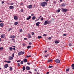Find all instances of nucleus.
<instances>
[{
  "instance_id": "obj_30",
  "label": "nucleus",
  "mask_w": 74,
  "mask_h": 74,
  "mask_svg": "<svg viewBox=\"0 0 74 74\" xmlns=\"http://www.w3.org/2000/svg\"><path fill=\"white\" fill-rule=\"evenodd\" d=\"M69 70H70V68H68L66 70V71H69Z\"/></svg>"
},
{
  "instance_id": "obj_1",
  "label": "nucleus",
  "mask_w": 74,
  "mask_h": 74,
  "mask_svg": "<svg viewBox=\"0 0 74 74\" xmlns=\"http://www.w3.org/2000/svg\"><path fill=\"white\" fill-rule=\"evenodd\" d=\"M47 2H44L42 3H41V5H42V7H45V6L47 5Z\"/></svg>"
},
{
  "instance_id": "obj_38",
  "label": "nucleus",
  "mask_w": 74,
  "mask_h": 74,
  "mask_svg": "<svg viewBox=\"0 0 74 74\" xmlns=\"http://www.w3.org/2000/svg\"><path fill=\"white\" fill-rule=\"evenodd\" d=\"M22 32V29H20V32L21 33V32Z\"/></svg>"
},
{
  "instance_id": "obj_33",
  "label": "nucleus",
  "mask_w": 74,
  "mask_h": 74,
  "mask_svg": "<svg viewBox=\"0 0 74 74\" xmlns=\"http://www.w3.org/2000/svg\"><path fill=\"white\" fill-rule=\"evenodd\" d=\"M10 71L12 70V67H10Z\"/></svg>"
},
{
  "instance_id": "obj_43",
  "label": "nucleus",
  "mask_w": 74,
  "mask_h": 74,
  "mask_svg": "<svg viewBox=\"0 0 74 74\" xmlns=\"http://www.w3.org/2000/svg\"><path fill=\"white\" fill-rule=\"evenodd\" d=\"M21 12H23V10L22 9L21 10Z\"/></svg>"
},
{
  "instance_id": "obj_36",
  "label": "nucleus",
  "mask_w": 74,
  "mask_h": 74,
  "mask_svg": "<svg viewBox=\"0 0 74 74\" xmlns=\"http://www.w3.org/2000/svg\"><path fill=\"white\" fill-rule=\"evenodd\" d=\"M52 67H53V66H50L48 67V68H52Z\"/></svg>"
},
{
  "instance_id": "obj_28",
  "label": "nucleus",
  "mask_w": 74,
  "mask_h": 74,
  "mask_svg": "<svg viewBox=\"0 0 74 74\" xmlns=\"http://www.w3.org/2000/svg\"><path fill=\"white\" fill-rule=\"evenodd\" d=\"M22 69H23V71H24V70H25V67L23 66L22 68Z\"/></svg>"
},
{
  "instance_id": "obj_59",
  "label": "nucleus",
  "mask_w": 74,
  "mask_h": 74,
  "mask_svg": "<svg viewBox=\"0 0 74 74\" xmlns=\"http://www.w3.org/2000/svg\"><path fill=\"white\" fill-rule=\"evenodd\" d=\"M12 47H13L14 48H15V46H12Z\"/></svg>"
},
{
  "instance_id": "obj_26",
  "label": "nucleus",
  "mask_w": 74,
  "mask_h": 74,
  "mask_svg": "<svg viewBox=\"0 0 74 74\" xmlns=\"http://www.w3.org/2000/svg\"><path fill=\"white\" fill-rule=\"evenodd\" d=\"M9 49L10 50V51H12V47H9Z\"/></svg>"
},
{
  "instance_id": "obj_3",
  "label": "nucleus",
  "mask_w": 74,
  "mask_h": 74,
  "mask_svg": "<svg viewBox=\"0 0 74 74\" xmlns=\"http://www.w3.org/2000/svg\"><path fill=\"white\" fill-rule=\"evenodd\" d=\"M24 54L25 52L24 51H21L18 53V55L20 56L21 55H23Z\"/></svg>"
},
{
  "instance_id": "obj_61",
  "label": "nucleus",
  "mask_w": 74,
  "mask_h": 74,
  "mask_svg": "<svg viewBox=\"0 0 74 74\" xmlns=\"http://www.w3.org/2000/svg\"><path fill=\"white\" fill-rule=\"evenodd\" d=\"M26 58H29V56H27Z\"/></svg>"
},
{
  "instance_id": "obj_63",
  "label": "nucleus",
  "mask_w": 74,
  "mask_h": 74,
  "mask_svg": "<svg viewBox=\"0 0 74 74\" xmlns=\"http://www.w3.org/2000/svg\"><path fill=\"white\" fill-rule=\"evenodd\" d=\"M35 71H37V69H35L34 70Z\"/></svg>"
},
{
  "instance_id": "obj_29",
  "label": "nucleus",
  "mask_w": 74,
  "mask_h": 74,
  "mask_svg": "<svg viewBox=\"0 0 74 74\" xmlns=\"http://www.w3.org/2000/svg\"><path fill=\"white\" fill-rule=\"evenodd\" d=\"M20 64H23V61H21L20 62Z\"/></svg>"
},
{
  "instance_id": "obj_64",
  "label": "nucleus",
  "mask_w": 74,
  "mask_h": 74,
  "mask_svg": "<svg viewBox=\"0 0 74 74\" xmlns=\"http://www.w3.org/2000/svg\"><path fill=\"white\" fill-rule=\"evenodd\" d=\"M37 74H39V73L38 72V73H37Z\"/></svg>"
},
{
  "instance_id": "obj_42",
  "label": "nucleus",
  "mask_w": 74,
  "mask_h": 74,
  "mask_svg": "<svg viewBox=\"0 0 74 74\" xmlns=\"http://www.w3.org/2000/svg\"><path fill=\"white\" fill-rule=\"evenodd\" d=\"M23 46H26V44H24V43H23Z\"/></svg>"
},
{
  "instance_id": "obj_24",
  "label": "nucleus",
  "mask_w": 74,
  "mask_h": 74,
  "mask_svg": "<svg viewBox=\"0 0 74 74\" xmlns=\"http://www.w3.org/2000/svg\"><path fill=\"white\" fill-rule=\"evenodd\" d=\"M28 37L29 38H31V35L30 34H29L28 35Z\"/></svg>"
},
{
  "instance_id": "obj_39",
  "label": "nucleus",
  "mask_w": 74,
  "mask_h": 74,
  "mask_svg": "<svg viewBox=\"0 0 74 74\" xmlns=\"http://www.w3.org/2000/svg\"><path fill=\"white\" fill-rule=\"evenodd\" d=\"M69 46H72V45H71V43H69Z\"/></svg>"
},
{
  "instance_id": "obj_27",
  "label": "nucleus",
  "mask_w": 74,
  "mask_h": 74,
  "mask_svg": "<svg viewBox=\"0 0 74 74\" xmlns=\"http://www.w3.org/2000/svg\"><path fill=\"white\" fill-rule=\"evenodd\" d=\"M15 25H18V22H15L14 23Z\"/></svg>"
},
{
  "instance_id": "obj_25",
  "label": "nucleus",
  "mask_w": 74,
  "mask_h": 74,
  "mask_svg": "<svg viewBox=\"0 0 74 74\" xmlns=\"http://www.w3.org/2000/svg\"><path fill=\"white\" fill-rule=\"evenodd\" d=\"M36 19V17L34 16L33 17L32 19V20H34V19Z\"/></svg>"
},
{
  "instance_id": "obj_34",
  "label": "nucleus",
  "mask_w": 74,
  "mask_h": 74,
  "mask_svg": "<svg viewBox=\"0 0 74 74\" xmlns=\"http://www.w3.org/2000/svg\"><path fill=\"white\" fill-rule=\"evenodd\" d=\"M17 64L18 65V67H20V63H18V64Z\"/></svg>"
},
{
  "instance_id": "obj_18",
  "label": "nucleus",
  "mask_w": 74,
  "mask_h": 74,
  "mask_svg": "<svg viewBox=\"0 0 74 74\" xmlns=\"http://www.w3.org/2000/svg\"><path fill=\"white\" fill-rule=\"evenodd\" d=\"M31 19V16H29V17H28L27 18V20H29V19Z\"/></svg>"
},
{
  "instance_id": "obj_44",
  "label": "nucleus",
  "mask_w": 74,
  "mask_h": 74,
  "mask_svg": "<svg viewBox=\"0 0 74 74\" xmlns=\"http://www.w3.org/2000/svg\"><path fill=\"white\" fill-rule=\"evenodd\" d=\"M63 36H66V34H63Z\"/></svg>"
},
{
  "instance_id": "obj_10",
  "label": "nucleus",
  "mask_w": 74,
  "mask_h": 74,
  "mask_svg": "<svg viewBox=\"0 0 74 74\" xmlns=\"http://www.w3.org/2000/svg\"><path fill=\"white\" fill-rule=\"evenodd\" d=\"M10 38H13L15 37V36L14 35H12L10 36Z\"/></svg>"
},
{
  "instance_id": "obj_49",
  "label": "nucleus",
  "mask_w": 74,
  "mask_h": 74,
  "mask_svg": "<svg viewBox=\"0 0 74 74\" xmlns=\"http://www.w3.org/2000/svg\"><path fill=\"white\" fill-rule=\"evenodd\" d=\"M24 39L25 40H27V38H24Z\"/></svg>"
},
{
  "instance_id": "obj_20",
  "label": "nucleus",
  "mask_w": 74,
  "mask_h": 74,
  "mask_svg": "<svg viewBox=\"0 0 74 74\" xmlns=\"http://www.w3.org/2000/svg\"><path fill=\"white\" fill-rule=\"evenodd\" d=\"M0 26H1V27H3V26H4V24H3L1 23L0 24Z\"/></svg>"
},
{
  "instance_id": "obj_35",
  "label": "nucleus",
  "mask_w": 74,
  "mask_h": 74,
  "mask_svg": "<svg viewBox=\"0 0 74 74\" xmlns=\"http://www.w3.org/2000/svg\"><path fill=\"white\" fill-rule=\"evenodd\" d=\"M3 49V47H1L0 48V51H2Z\"/></svg>"
},
{
  "instance_id": "obj_19",
  "label": "nucleus",
  "mask_w": 74,
  "mask_h": 74,
  "mask_svg": "<svg viewBox=\"0 0 74 74\" xmlns=\"http://www.w3.org/2000/svg\"><path fill=\"white\" fill-rule=\"evenodd\" d=\"M71 66L72 67V69H73V70H74V64H73Z\"/></svg>"
},
{
  "instance_id": "obj_7",
  "label": "nucleus",
  "mask_w": 74,
  "mask_h": 74,
  "mask_svg": "<svg viewBox=\"0 0 74 74\" xmlns=\"http://www.w3.org/2000/svg\"><path fill=\"white\" fill-rule=\"evenodd\" d=\"M25 69L27 70H30V68L29 66H26Z\"/></svg>"
},
{
  "instance_id": "obj_56",
  "label": "nucleus",
  "mask_w": 74,
  "mask_h": 74,
  "mask_svg": "<svg viewBox=\"0 0 74 74\" xmlns=\"http://www.w3.org/2000/svg\"><path fill=\"white\" fill-rule=\"evenodd\" d=\"M49 72H47L46 73V74H49Z\"/></svg>"
},
{
  "instance_id": "obj_5",
  "label": "nucleus",
  "mask_w": 74,
  "mask_h": 74,
  "mask_svg": "<svg viewBox=\"0 0 74 74\" xmlns=\"http://www.w3.org/2000/svg\"><path fill=\"white\" fill-rule=\"evenodd\" d=\"M62 10L63 12H67V9L62 8Z\"/></svg>"
},
{
  "instance_id": "obj_16",
  "label": "nucleus",
  "mask_w": 74,
  "mask_h": 74,
  "mask_svg": "<svg viewBox=\"0 0 74 74\" xmlns=\"http://www.w3.org/2000/svg\"><path fill=\"white\" fill-rule=\"evenodd\" d=\"M4 66L5 68H7V67H8V64H6L4 65Z\"/></svg>"
},
{
  "instance_id": "obj_48",
  "label": "nucleus",
  "mask_w": 74,
  "mask_h": 74,
  "mask_svg": "<svg viewBox=\"0 0 74 74\" xmlns=\"http://www.w3.org/2000/svg\"><path fill=\"white\" fill-rule=\"evenodd\" d=\"M41 21H43V17H42L41 18Z\"/></svg>"
},
{
  "instance_id": "obj_58",
  "label": "nucleus",
  "mask_w": 74,
  "mask_h": 74,
  "mask_svg": "<svg viewBox=\"0 0 74 74\" xmlns=\"http://www.w3.org/2000/svg\"><path fill=\"white\" fill-rule=\"evenodd\" d=\"M48 55H45V57H47V56H48Z\"/></svg>"
},
{
  "instance_id": "obj_11",
  "label": "nucleus",
  "mask_w": 74,
  "mask_h": 74,
  "mask_svg": "<svg viewBox=\"0 0 74 74\" xmlns=\"http://www.w3.org/2000/svg\"><path fill=\"white\" fill-rule=\"evenodd\" d=\"M9 8L10 9V10H12V9H13L14 8V6H10L9 7Z\"/></svg>"
},
{
  "instance_id": "obj_9",
  "label": "nucleus",
  "mask_w": 74,
  "mask_h": 74,
  "mask_svg": "<svg viewBox=\"0 0 74 74\" xmlns=\"http://www.w3.org/2000/svg\"><path fill=\"white\" fill-rule=\"evenodd\" d=\"M8 58H9V60H12V59H14V58L13 57H11L10 56Z\"/></svg>"
},
{
  "instance_id": "obj_57",
  "label": "nucleus",
  "mask_w": 74,
  "mask_h": 74,
  "mask_svg": "<svg viewBox=\"0 0 74 74\" xmlns=\"http://www.w3.org/2000/svg\"><path fill=\"white\" fill-rule=\"evenodd\" d=\"M4 1H2V4H4Z\"/></svg>"
},
{
  "instance_id": "obj_15",
  "label": "nucleus",
  "mask_w": 74,
  "mask_h": 74,
  "mask_svg": "<svg viewBox=\"0 0 74 74\" xmlns=\"http://www.w3.org/2000/svg\"><path fill=\"white\" fill-rule=\"evenodd\" d=\"M66 5L64 3H63L61 5V7H65Z\"/></svg>"
},
{
  "instance_id": "obj_32",
  "label": "nucleus",
  "mask_w": 74,
  "mask_h": 74,
  "mask_svg": "<svg viewBox=\"0 0 74 74\" xmlns=\"http://www.w3.org/2000/svg\"><path fill=\"white\" fill-rule=\"evenodd\" d=\"M60 9L58 10H57V12L58 13V12H60Z\"/></svg>"
},
{
  "instance_id": "obj_41",
  "label": "nucleus",
  "mask_w": 74,
  "mask_h": 74,
  "mask_svg": "<svg viewBox=\"0 0 74 74\" xmlns=\"http://www.w3.org/2000/svg\"><path fill=\"white\" fill-rule=\"evenodd\" d=\"M48 39H49V40H51V39H52V38H51V37H49V38H48Z\"/></svg>"
},
{
  "instance_id": "obj_60",
  "label": "nucleus",
  "mask_w": 74,
  "mask_h": 74,
  "mask_svg": "<svg viewBox=\"0 0 74 74\" xmlns=\"http://www.w3.org/2000/svg\"><path fill=\"white\" fill-rule=\"evenodd\" d=\"M47 52V51L46 50L45 51V53H46V52Z\"/></svg>"
},
{
  "instance_id": "obj_12",
  "label": "nucleus",
  "mask_w": 74,
  "mask_h": 74,
  "mask_svg": "<svg viewBox=\"0 0 74 74\" xmlns=\"http://www.w3.org/2000/svg\"><path fill=\"white\" fill-rule=\"evenodd\" d=\"M14 18L15 20H18V17L16 16H15L14 17Z\"/></svg>"
},
{
  "instance_id": "obj_50",
  "label": "nucleus",
  "mask_w": 74,
  "mask_h": 74,
  "mask_svg": "<svg viewBox=\"0 0 74 74\" xmlns=\"http://www.w3.org/2000/svg\"><path fill=\"white\" fill-rule=\"evenodd\" d=\"M29 45H31V44H32V43L30 42L29 43Z\"/></svg>"
},
{
  "instance_id": "obj_13",
  "label": "nucleus",
  "mask_w": 74,
  "mask_h": 74,
  "mask_svg": "<svg viewBox=\"0 0 74 74\" xmlns=\"http://www.w3.org/2000/svg\"><path fill=\"white\" fill-rule=\"evenodd\" d=\"M39 24H40V22H37V23L36 24V25L37 26H39Z\"/></svg>"
},
{
  "instance_id": "obj_51",
  "label": "nucleus",
  "mask_w": 74,
  "mask_h": 74,
  "mask_svg": "<svg viewBox=\"0 0 74 74\" xmlns=\"http://www.w3.org/2000/svg\"><path fill=\"white\" fill-rule=\"evenodd\" d=\"M43 36H47V35H46L45 34H44Z\"/></svg>"
},
{
  "instance_id": "obj_17",
  "label": "nucleus",
  "mask_w": 74,
  "mask_h": 74,
  "mask_svg": "<svg viewBox=\"0 0 74 74\" xmlns=\"http://www.w3.org/2000/svg\"><path fill=\"white\" fill-rule=\"evenodd\" d=\"M24 62H25V63H26L27 62V59L25 58L24 59Z\"/></svg>"
},
{
  "instance_id": "obj_21",
  "label": "nucleus",
  "mask_w": 74,
  "mask_h": 74,
  "mask_svg": "<svg viewBox=\"0 0 74 74\" xmlns=\"http://www.w3.org/2000/svg\"><path fill=\"white\" fill-rule=\"evenodd\" d=\"M42 38V37L41 36H38L37 38H38V39H40V38Z\"/></svg>"
},
{
  "instance_id": "obj_22",
  "label": "nucleus",
  "mask_w": 74,
  "mask_h": 74,
  "mask_svg": "<svg viewBox=\"0 0 74 74\" xmlns=\"http://www.w3.org/2000/svg\"><path fill=\"white\" fill-rule=\"evenodd\" d=\"M59 41H55V44H58L59 43Z\"/></svg>"
},
{
  "instance_id": "obj_52",
  "label": "nucleus",
  "mask_w": 74,
  "mask_h": 74,
  "mask_svg": "<svg viewBox=\"0 0 74 74\" xmlns=\"http://www.w3.org/2000/svg\"><path fill=\"white\" fill-rule=\"evenodd\" d=\"M34 15V14H31V16H33Z\"/></svg>"
},
{
  "instance_id": "obj_4",
  "label": "nucleus",
  "mask_w": 74,
  "mask_h": 74,
  "mask_svg": "<svg viewBox=\"0 0 74 74\" xmlns=\"http://www.w3.org/2000/svg\"><path fill=\"white\" fill-rule=\"evenodd\" d=\"M55 62L57 63H60V61L59 59H56L55 60Z\"/></svg>"
},
{
  "instance_id": "obj_37",
  "label": "nucleus",
  "mask_w": 74,
  "mask_h": 74,
  "mask_svg": "<svg viewBox=\"0 0 74 74\" xmlns=\"http://www.w3.org/2000/svg\"><path fill=\"white\" fill-rule=\"evenodd\" d=\"M12 30V29L9 28V29H8V31H10V30Z\"/></svg>"
},
{
  "instance_id": "obj_2",
  "label": "nucleus",
  "mask_w": 74,
  "mask_h": 74,
  "mask_svg": "<svg viewBox=\"0 0 74 74\" xmlns=\"http://www.w3.org/2000/svg\"><path fill=\"white\" fill-rule=\"evenodd\" d=\"M51 23V21H45V22L44 23V25H46L47 24H49Z\"/></svg>"
},
{
  "instance_id": "obj_55",
  "label": "nucleus",
  "mask_w": 74,
  "mask_h": 74,
  "mask_svg": "<svg viewBox=\"0 0 74 74\" xmlns=\"http://www.w3.org/2000/svg\"><path fill=\"white\" fill-rule=\"evenodd\" d=\"M48 0H45V1L46 2H48Z\"/></svg>"
},
{
  "instance_id": "obj_31",
  "label": "nucleus",
  "mask_w": 74,
  "mask_h": 74,
  "mask_svg": "<svg viewBox=\"0 0 74 74\" xmlns=\"http://www.w3.org/2000/svg\"><path fill=\"white\" fill-rule=\"evenodd\" d=\"M30 48H31V46H28L27 47V49H29Z\"/></svg>"
},
{
  "instance_id": "obj_14",
  "label": "nucleus",
  "mask_w": 74,
  "mask_h": 74,
  "mask_svg": "<svg viewBox=\"0 0 74 74\" xmlns=\"http://www.w3.org/2000/svg\"><path fill=\"white\" fill-rule=\"evenodd\" d=\"M53 61V60H52V59L49 60H48L47 62L48 63H49L50 62H52Z\"/></svg>"
},
{
  "instance_id": "obj_45",
  "label": "nucleus",
  "mask_w": 74,
  "mask_h": 74,
  "mask_svg": "<svg viewBox=\"0 0 74 74\" xmlns=\"http://www.w3.org/2000/svg\"><path fill=\"white\" fill-rule=\"evenodd\" d=\"M32 35H34V33L33 32H32Z\"/></svg>"
},
{
  "instance_id": "obj_62",
  "label": "nucleus",
  "mask_w": 74,
  "mask_h": 74,
  "mask_svg": "<svg viewBox=\"0 0 74 74\" xmlns=\"http://www.w3.org/2000/svg\"><path fill=\"white\" fill-rule=\"evenodd\" d=\"M14 39L12 38V41H13V40H14Z\"/></svg>"
},
{
  "instance_id": "obj_53",
  "label": "nucleus",
  "mask_w": 74,
  "mask_h": 74,
  "mask_svg": "<svg viewBox=\"0 0 74 74\" xmlns=\"http://www.w3.org/2000/svg\"><path fill=\"white\" fill-rule=\"evenodd\" d=\"M62 1L63 0H60V2H62Z\"/></svg>"
},
{
  "instance_id": "obj_46",
  "label": "nucleus",
  "mask_w": 74,
  "mask_h": 74,
  "mask_svg": "<svg viewBox=\"0 0 74 74\" xmlns=\"http://www.w3.org/2000/svg\"><path fill=\"white\" fill-rule=\"evenodd\" d=\"M12 57H13H13H14V53H13L12 54Z\"/></svg>"
},
{
  "instance_id": "obj_23",
  "label": "nucleus",
  "mask_w": 74,
  "mask_h": 74,
  "mask_svg": "<svg viewBox=\"0 0 74 74\" xmlns=\"http://www.w3.org/2000/svg\"><path fill=\"white\" fill-rule=\"evenodd\" d=\"M5 62H6L7 63H10L11 62L10 61H5Z\"/></svg>"
},
{
  "instance_id": "obj_40",
  "label": "nucleus",
  "mask_w": 74,
  "mask_h": 74,
  "mask_svg": "<svg viewBox=\"0 0 74 74\" xmlns=\"http://www.w3.org/2000/svg\"><path fill=\"white\" fill-rule=\"evenodd\" d=\"M21 62V60H18L17 61V63H19V62Z\"/></svg>"
},
{
  "instance_id": "obj_6",
  "label": "nucleus",
  "mask_w": 74,
  "mask_h": 74,
  "mask_svg": "<svg viewBox=\"0 0 74 74\" xmlns=\"http://www.w3.org/2000/svg\"><path fill=\"white\" fill-rule=\"evenodd\" d=\"M32 7L33 6H32V5H29L27 6V8H29V9H30V8H32Z\"/></svg>"
},
{
  "instance_id": "obj_8",
  "label": "nucleus",
  "mask_w": 74,
  "mask_h": 74,
  "mask_svg": "<svg viewBox=\"0 0 74 74\" xmlns=\"http://www.w3.org/2000/svg\"><path fill=\"white\" fill-rule=\"evenodd\" d=\"M5 36V35L2 34L1 36V38H4Z\"/></svg>"
},
{
  "instance_id": "obj_47",
  "label": "nucleus",
  "mask_w": 74,
  "mask_h": 74,
  "mask_svg": "<svg viewBox=\"0 0 74 74\" xmlns=\"http://www.w3.org/2000/svg\"><path fill=\"white\" fill-rule=\"evenodd\" d=\"M27 64H28V65H30V63H29V62H28V63H27Z\"/></svg>"
},
{
  "instance_id": "obj_54",
  "label": "nucleus",
  "mask_w": 74,
  "mask_h": 74,
  "mask_svg": "<svg viewBox=\"0 0 74 74\" xmlns=\"http://www.w3.org/2000/svg\"><path fill=\"white\" fill-rule=\"evenodd\" d=\"M12 49H13V50H14V51H15V48H13Z\"/></svg>"
}]
</instances>
